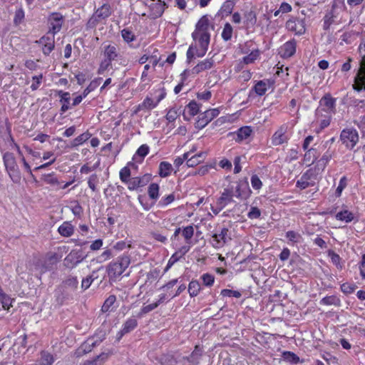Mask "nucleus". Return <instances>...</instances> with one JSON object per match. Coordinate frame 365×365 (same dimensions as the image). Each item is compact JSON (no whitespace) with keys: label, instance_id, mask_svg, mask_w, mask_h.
Wrapping results in <instances>:
<instances>
[{"label":"nucleus","instance_id":"obj_1","mask_svg":"<svg viewBox=\"0 0 365 365\" xmlns=\"http://www.w3.org/2000/svg\"><path fill=\"white\" fill-rule=\"evenodd\" d=\"M130 264V257L128 255L118 257L115 261L110 262L107 267L109 279L115 281L129 267Z\"/></svg>","mask_w":365,"mask_h":365},{"label":"nucleus","instance_id":"obj_2","mask_svg":"<svg viewBox=\"0 0 365 365\" xmlns=\"http://www.w3.org/2000/svg\"><path fill=\"white\" fill-rule=\"evenodd\" d=\"M3 161L6 170L12 182L16 184L19 183L21 175L14 154L6 152L3 155Z\"/></svg>","mask_w":365,"mask_h":365},{"label":"nucleus","instance_id":"obj_3","mask_svg":"<svg viewBox=\"0 0 365 365\" xmlns=\"http://www.w3.org/2000/svg\"><path fill=\"white\" fill-rule=\"evenodd\" d=\"M210 24H196V29L192 34V38L197 41L200 48H208L210 41Z\"/></svg>","mask_w":365,"mask_h":365},{"label":"nucleus","instance_id":"obj_4","mask_svg":"<svg viewBox=\"0 0 365 365\" xmlns=\"http://www.w3.org/2000/svg\"><path fill=\"white\" fill-rule=\"evenodd\" d=\"M341 143L349 150H353L359 140L358 131L354 128H344L339 138Z\"/></svg>","mask_w":365,"mask_h":365},{"label":"nucleus","instance_id":"obj_5","mask_svg":"<svg viewBox=\"0 0 365 365\" xmlns=\"http://www.w3.org/2000/svg\"><path fill=\"white\" fill-rule=\"evenodd\" d=\"M211 244L216 249L222 248L232 240L231 233L227 227H223L212 235Z\"/></svg>","mask_w":365,"mask_h":365},{"label":"nucleus","instance_id":"obj_6","mask_svg":"<svg viewBox=\"0 0 365 365\" xmlns=\"http://www.w3.org/2000/svg\"><path fill=\"white\" fill-rule=\"evenodd\" d=\"M219 114L220 110L218 108H212L205 110L198 116V119L195 123V128L197 129H202Z\"/></svg>","mask_w":365,"mask_h":365},{"label":"nucleus","instance_id":"obj_7","mask_svg":"<svg viewBox=\"0 0 365 365\" xmlns=\"http://www.w3.org/2000/svg\"><path fill=\"white\" fill-rule=\"evenodd\" d=\"M87 257L83 251L73 250L64 259V264L69 268L75 267L78 264L83 262Z\"/></svg>","mask_w":365,"mask_h":365},{"label":"nucleus","instance_id":"obj_8","mask_svg":"<svg viewBox=\"0 0 365 365\" xmlns=\"http://www.w3.org/2000/svg\"><path fill=\"white\" fill-rule=\"evenodd\" d=\"M353 88L357 91L365 90V57L362 58L360 68L354 78Z\"/></svg>","mask_w":365,"mask_h":365},{"label":"nucleus","instance_id":"obj_9","mask_svg":"<svg viewBox=\"0 0 365 365\" xmlns=\"http://www.w3.org/2000/svg\"><path fill=\"white\" fill-rule=\"evenodd\" d=\"M319 107L325 112L332 114L336 112V98L330 93H326L319 101Z\"/></svg>","mask_w":365,"mask_h":365},{"label":"nucleus","instance_id":"obj_10","mask_svg":"<svg viewBox=\"0 0 365 365\" xmlns=\"http://www.w3.org/2000/svg\"><path fill=\"white\" fill-rule=\"evenodd\" d=\"M287 129L288 125L284 124L281 125L279 129L274 133L272 137V143L273 145H280L288 141L289 138L286 135Z\"/></svg>","mask_w":365,"mask_h":365},{"label":"nucleus","instance_id":"obj_11","mask_svg":"<svg viewBox=\"0 0 365 365\" xmlns=\"http://www.w3.org/2000/svg\"><path fill=\"white\" fill-rule=\"evenodd\" d=\"M296 46L297 43L294 39L288 41L279 48V54L283 58H290L294 55Z\"/></svg>","mask_w":365,"mask_h":365},{"label":"nucleus","instance_id":"obj_12","mask_svg":"<svg viewBox=\"0 0 365 365\" xmlns=\"http://www.w3.org/2000/svg\"><path fill=\"white\" fill-rule=\"evenodd\" d=\"M252 130L250 126H244L237 130L236 132L230 133L228 136L237 142H241L250 136Z\"/></svg>","mask_w":365,"mask_h":365},{"label":"nucleus","instance_id":"obj_13","mask_svg":"<svg viewBox=\"0 0 365 365\" xmlns=\"http://www.w3.org/2000/svg\"><path fill=\"white\" fill-rule=\"evenodd\" d=\"M110 15V7L108 4H103L101 7L97 9L93 14V17L89 20L88 23H94L95 21H100L104 20L106 18Z\"/></svg>","mask_w":365,"mask_h":365},{"label":"nucleus","instance_id":"obj_14","mask_svg":"<svg viewBox=\"0 0 365 365\" xmlns=\"http://www.w3.org/2000/svg\"><path fill=\"white\" fill-rule=\"evenodd\" d=\"M138 326V321L134 317L128 319L123 324L122 329L118 333V339H120L126 334L130 333Z\"/></svg>","mask_w":365,"mask_h":365},{"label":"nucleus","instance_id":"obj_15","mask_svg":"<svg viewBox=\"0 0 365 365\" xmlns=\"http://www.w3.org/2000/svg\"><path fill=\"white\" fill-rule=\"evenodd\" d=\"M56 297L57 303L62 305L66 301L73 299V294L71 292L61 286L56 291Z\"/></svg>","mask_w":365,"mask_h":365},{"label":"nucleus","instance_id":"obj_16","mask_svg":"<svg viewBox=\"0 0 365 365\" xmlns=\"http://www.w3.org/2000/svg\"><path fill=\"white\" fill-rule=\"evenodd\" d=\"M233 6L234 3L232 1L229 0L225 1L222 4L217 14L215 16V19L219 21H222L225 16H227L232 13Z\"/></svg>","mask_w":365,"mask_h":365},{"label":"nucleus","instance_id":"obj_17","mask_svg":"<svg viewBox=\"0 0 365 365\" xmlns=\"http://www.w3.org/2000/svg\"><path fill=\"white\" fill-rule=\"evenodd\" d=\"M199 111L200 106L195 101H192L185 107L183 118L186 120H190V118L197 114Z\"/></svg>","mask_w":365,"mask_h":365},{"label":"nucleus","instance_id":"obj_18","mask_svg":"<svg viewBox=\"0 0 365 365\" xmlns=\"http://www.w3.org/2000/svg\"><path fill=\"white\" fill-rule=\"evenodd\" d=\"M215 66V61L212 58H207L204 61L199 62L192 69V72L198 74L200 72L210 69Z\"/></svg>","mask_w":365,"mask_h":365},{"label":"nucleus","instance_id":"obj_19","mask_svg":"<svg viewBox=\"0 0 365 365\" xmlns=\"http://www.w3.org/2000/svg\"><path fill=\"white\" fill-rule=\"evenodd\" d=\"M202 354V349L197 345L191 354L189 356L184 357L183 359L188 361L189 365H197L200 363Z\"/></svg>","mask_w":365,"mask_h":365},{"label":"nucleus","instance_id":"obj_20","mask_svg":"<svg viewBox=\"0 0 365 365\" xmlns=\"http://www.w3.org/2000/svg\"><path fill=\"white\" fill-rule=\"evenodd\" d=\"M233 195L234 192L232 189L225 188L221 196L217 199V202L225 207L228 203L232 201Z\"/></svg>","mask_w":365,"mask_h":365},{"label":"nucleus","instance_id":"obj_21","mask_svg":"<svg viewBox=\"0 0 365 365\" xmlns=\"http://www.w3.org/2000/svg\"><path fill=\"white\" fill-rule=\"evenodd\" d=\"M148 153L149 147L145 144L142 145L138 148L135 154L133 155V160L137 163H141Z\"/></svg>","mask_w":365,"mask_h":365},{"label":"nucleus","instance_id":"obj_22","mask_svg":"<svg viewBox=\"0 0 365 365\" xmlns=\"http://www.w3.org/2000/svg\"><path fill=\"white\" fill-rule=\"evenodd\" d=\"M58 231L61 236L71 237L74 232V227L69 222H64L59 226Z\"/></svg>","mask_w":365,"mask_h":365},{"label":"nucleus","instance_id":"obj_23","mask_svg":"<svg viewBox=\"0 0 365 365\" xmlns=\"http://www.w3.org/2000/svg\"><path fill=\"white\" fill-rule=\"evenodd\" d=\"M173 170V165L168 162L162 161L159 165L158 174L161 178L168 177Z\"/></svg>","mask_w":365,"mask_h":365},{"label":"nucleus","instance_id":"obj_24","mask_svg":"<svg viewBox=\"0 0 365 365\" xmlns=\"http://www.w3.org/2000/svg\"><path fill=\"white\" fill-rule=\"evenodd\" d=\"M119 56L118 48L116 46L108 45L105 46L104 49V56L106 59H114V61L117 60Z\"/></svg>","mask_w":365,"mask_h":365},{"label":"nucleus","instance_id":"obj_25","mask_svg":"<svg viewBox=\"0 0 365 365\" xmlns=\"http://www.w3.org/2000/svg\"><path fill=\"white\" fill-rule=\"evenodd\" d=\"M78 284V281L76 277H69L63 282L61 287L69 290L70 292H74Z\"/></svg>","mask_w":365,"mask_h":365},{"label":"nucleus","instance_id":"obj_26","mask_svg":"<svg viewBox=\"0 0 365 365\" xmlns=\"http://www.w3.org/2000/svg\"><path fill=\"white\" fill-rule=\"evenodd\" d=\"M108 358L107 353H101L92 360L86 361L82 365H102Z\"/></svg>","mask_w":365,"mask_h":365},{"label":"nucleus","instance_id":"obj_27","mask_svg":"<svg viewBox=\"0 0 365 365\" xmlns=\"http://www.w3.org/2000/svg\"><path fill=\"white\" fill-rule=\"evenodd\" d=\"M335 217L336 220L340 221H344L346 222H350L354 220V215L351 212L345 210L341 212H339Z\"/></svg>","mask_w":365,"mask_h":365},{"label":"nucleus","instance_id":"obj_28","mask_svg":"<svg viewBox=\"0 0 365 365\" xmlns=\"http://www.w3.org/2000/svg\"><path fill=\"white\" fill-rule=\"evenodd\" d=\"M319 303L323 305H334L339 307L341 305V300L336 295H331L322 298Z\"/></svg>","mask_w":365,"mask_h":365},{"label":"nucleus","instance_id":"obj_29","mask_svg":"<svg viewBox=\"0 0 365 365\" xmlns=\"http://www.w3.org/2000/svg\"><path fill=\"white\" fill-rule=\"evenodd\" d=\"M54 362L53 356L46 351L41 352L39 365H52Z\"/></svg>","mask_w":365,"mask_h":365},{"label":"nucleus","instance_id":"obj_30","mask_svg":"<svg viewBox=\"0 0 365 365\" xmlns=\"http://www.w3.org/2000/svg\"><path fill=\"white\" fill-rule=\"evenodd\" d=\"M319 156V154L318 153L317 150L316 148H312L306 150L304 158L305 161L313 163L317 160Z\"/></svg>","mask_w":365,"mask_h":365},{"label":"nucleus","instance_id":"obj_31","mask_svg":"<svg viewBox=\"0 0 365 365\" xmlns=\"http://www.w3.org/2000/svg\"><path fill=\"white\" fill-rule=\"evenodd\" d=\"M90 137L91 134L88 132L81 134L71 141V148H75L83 144L84 142L88 140Z\"/></svg>","mask_w":365,"mask_h":365},{"label":"nucleus","instance_id":"obj_32","mask_svg":"<svg viewBox=\"0 0 365 365\" xmlns=\"http://www.w3.org/2000/svg\"><path fill=\"white\" fill-rule=\"evenodd\" d=\"M332 153L333 152H331L329 149L322 156V158L317 161V165L324 170L327 165V164L329 163V161L332 158Z\"/></svg>","mask_w":365,"mask_h":365},{"label":"nucleus","instance_id":"obj_33","mask_svg":"<svg viewBox=\"0 0 365 365\" xmlns=\"http://www.w3.org/2000/svg\"><path fill=\"white\" fill-rule=\"evenodd\" d=\"M133 166L134 165V163H132V162H129L127 165V166H125L124 168H123L120 171V180L125 183L127 182V180H128L130 178V170L129 168V166Z\"/></svg>","mask_w":365,"mask_h":365},{"label":"nucleus","instance_id":"obj_34","mask_svg":"<svg viewBox=\"0 0 365 365\" xmlns=\"http://www.w3.org/2000/svg\"><path fill=\"white\" fill-rule=\"evenodd\" d=\"M201 289L200 284L197 280H192L188 285V292L190 297L197 296Z\"/></svg>","mask_w":365,"mask_h":365},{"label":"nucleus","instance_id":"obj_35","mask_svg":"<svg viewBox=\"0 0 365 365\" xmlns=\"http://www.w3.org/2000/svg\"><path fill=\"white\" fill-rule=\"evenodd\" d=\"M204 156V153H200L198 154H196L190 158V159L187 160L186 165L188 167H194L202 161Z\"/></svg>","mask_w":365,"mask_h":365},{"label":"nucleus","instance_id":"obj_36","mask_svg":"<svg viewBox=\"0 0 365 365\" xmlns=\"http://www.w3.org/2000/svg\"><path fill=\"white\" fill-rule=\"evenodd\" d=\"M159 185L157 183H151L148 189V193L150 199L155 201L159 197Z\"/></svg>","mask_w":365,"mask_h":365},{"label":"nucleus","instance_id":"obj_37","mask_svg":"<svg viewBox=\"0 0 365 365\" xmlns=\"http://www.w3.org/2000/svg\"><path fill=\"white\" fill-rule=\"evenodd\" d=\"M283 360L294 364L299 362V358L294 353L291 351H284L282 353Z\"/></svg>","mask_w":365,"mask_h":365},{"label":"nucleus","instance_id":"obj_38","mask_svg":"<svg viewBox=\"0 0 365 365\" xmlns=\"http://www.w3.org/2000/svg\"><path fill=\"white\" fill-rule=\"evenodd\" d=\"M42 180L44 182L51 185H58L60 184V182L58 180L53 173L43 175Z\"/></svg>","mask_w":365,"mask_h":365},{"label":"nucleus","instance_id":"obj_39","mask_svg":"<svg viewBox=\"0 0 365 365\" xmlns=\"http://www.w3.org/2000/svg\"><path fill=\"white\" fill-rule=\"evenodd\" d=\"M116 300V297L115 295H110L104 302L101 311L103 312H107L109 311L110 308L114 304Z\"/></svg>","mask_w":365,"mask_h":365},{"label":"nucleus","instance_id":"obj_40","mask_svg":"<svg viewBox=\"0 0 365 365\" xmlns=\"http://www.w3.org/2000/svg\"><path fill=\"white\" fill-rule=\"evenodd\" d=\"M287 29L292 31H294L296 35L303 34L306 29L304 24H287Z\"/></svg>","mask_w":365,"mask_h":365},{"label":"nucleus","instance_id":"obj_41","mask_svg":"<svg viewBox=\"0 0 365 365\" xmlns=\"http://www.w3.org/2000/svg\"><path fill=\"white\" fill-rule=\"evenodd\" d=\"M121 35H122L123 40L127 43H130V42H132L133 41L135 40V34L129 29H123L121 31Z\"/></svg>","mask_w":365,"mask_h":365},{"label":"nucleus","instance_id":"obj_42","mask_svg":"<svg viewBox=\"0 0 365 365\" xmlns=\"http://www.w3.org/2000/svg\"><path fill=\"white\" fill-rule=\"evenodd\" d=\"M286 237L293 243H298L302 240V235L292 230L286 232Z\"/></svg>","mask_w":365,"mask_h":365},{"label":"nucleus","instance_id":"obj_43","mask_svg":"<svg viewBox=\"0 0 365 365\" xmlns=\"http://www.w3.org/2000/svg\"><path fill=\"white\" fill-rule=\"evenodd\" d=\"M254 91L258 96H263L267 91V85L262 81H258L254 86Z\"/></svg>","mask_w":365,"mask_h":365},{"label":"nucleus","instance_id":"obj_44","mask_svg":"<svg viewBox=\"0 0 365 365\" xmlns=\"http://www.w3.org/2000/svg\"><path fill=\"white\" fill-rule=\"evenodd\" d=\"M99 182V178L97 174H92L88 180V187L91 189L93 192L97 191L96 185Z\"/></svg>","mask_w":365,"mask_h":365},{"label":"nucleus","instance_id":"obj_45","mask_svg":"<svg viewBox=\"0 0 365 365\" xmlns=\"http://www.w3.org/2000/svg\"><path fill=\"white\" fill-rule=\"evenodd\" d=\"M194 235V228L192 225L187 226L182 230V236L187 243H190Z\"/></svg>","mask_w":365,"mask_h":365},{"label":"nucleus","instance_id":"obj_46","mask_svg":"<svg viewBox=\"0 0 365 365\" xmlns=\"http://www.w3.org/2000/svg\"><path fill=\"white\" fill-rule=\"evenodd\" d=\"M232 31L233 30L230 24H225V27L222 32V38L224 41H227L231 39Z\"/></svg>","mask_w":365,"mask_h":365},{"label":"nucleus","instance_id":"obj_47","mask_svg":"<svg viewBox=\"0 0 365 365\" xmlns=\"http://www.w3.org/2000/svg\"><path fill=\"white\" fill-rule=\"evenodd\" d=\"M356 287L357 286L355 284L346 282L341 285V290L345 294H350L354 292Z\"/></svg>","mask_w":365,"mask_h":365},{"label":"nucleus","instance_id":"obj_48","mask_svg":"<svg viewBox=\"0 0 365 365\" xmlns=\"http://www.w3.org/2000/svg\"><path fill=\"white\" fill-rule=\"evenodd\" d=\"M54 48V37H51L48 43L42 46L43 54L48 56Z\"/></svg>","mask_w":365,"mask_h":365},{"label":"nucleus","instance_id":"obj_49","mask_svg":"<svg viewBox=\"0 0 365 365\" xmlns=\"http://www.w3.org/2000/svg\"><path fill=\"white\" fill-rule=\"evenodd\" d=\"M201 279L202 280L203 284L207 287L212 286L215 282L214 275L209 273L203 274L201 276Z\"/></svg>","mask_w":365,"mask_h":365},{"label":"nucleus","instance_id":"obj_50","mask_svg":"<svg viewBox=\"0 0 365 365\" xmlns=\"http://www.w3.org/2000/svg\"><path fill=\"white\" fill-rule=\"evenodd\" d=\"M70 100H71L70 95L67 96H62V98H61V100H60V102L62 104L61 108V113H65L66 111H67L68 109L71 108Z\"/></svg>","mask_w":365,"mask_h":365},{"label":"nucleus","instance_id":"obj_51","mask_svg":"<svg viewBox=\"0 0 365 365\" xmlns=\"http://www.w3.org/2000/svg\"><path fill=\"white\" fill-rule=\"evenodd\" d=\"M258 56H259L258 51H252L249 55H247L243 58V62L245 64L252 63L258 58Z\"/></svg>","mask_w":365,"mask_h":365},{"label":"nucleus","instance_id":"obj_52","mask_svg":"<svg viewBox=\"0 0 365 365\" xmlns=\"http://www.w3.org/2000/svg\"><path fill=\"white\" fill-rule=\"evenodd\" d=\"M220 294L223 297H234L235 298H240L242 296V294L239 291L228 289H222Z\"/></svg>","mask_w":365,"mask_h":365},{"label":"nucleus","instance_id":"obj_53","mask_svg":"<svg viewBox=\"0 0 365 365\" xmlns=\"http://www.w3.org/2000/svg\"><path fill=\"white\" fill-rule=\"evenodd\" d=\"M101 80L102 78H98V79L91 81L89 86L83 91L82 93L83 96L86 98L91 91H93L98 86V81H101Z\"/></svg>","mask_w":365,"mask_h":365},{"label":"nucleus","instance_id":"obj_54","mask_svg":"<svg viewBox=\"0 0 365 365\" xmlns=\"http://www.w3.org/2000/svg\"><path fill=\"white\" fill-rule=\"evenodd\" d=\"M157 105H158V102H154L152 98L147 97L143 101L141 106L148 110H151V109L155 108L157 106Z\"/></svg>","mask_w":365,"mask_h":365},{"label":"nucleus","instance_id":"obj_55","mask_svg":"<svg viewBox=\"0 0 365 365\" xmlns=\"http://www.w3.org/2000/svg\"><path fill=\"white\" fill-rule=\"evenodd\" d=\"M158 307V303H152V304H150L148 305H146V306H144L140 313H139V317H142L143 315L145 314H148V312L153 311V309H155V308H157Z\"/></svg>","mask_w":365,"mask_h":365},{"label":"nucleus","instance_id":"obj_56","mask_svg":"<svg viewBox=\"0 0 365 365\" xmlns=\"http://www.w3.org/2000/svg\"><path fill=\"white\" fill-rule=\"evenodd\" d=\"M42 78H43V75L42 74H40L38 76H34L32 77V80L34 81L33 83L31 86V89L32 91H36L39 88V86H40V85L41 83V79Z\"/></svg>","mask_w":365,"mask_h":365},{"label":"nucleus","instance_id":"obj_57","mask_svg":"<svg viewBox=\"0 0 365 365\" xmlns=\"http://www.w3.org/2000/svg\"><path fill=\"white\" fill-rule=\"evenodd\" d=\"M346 177H343L341 178L339 185L336 190L335 195L336 197H340L342 192V190L346 187Z\"/></svg>","mask_w":365,"mask_h":365},{"label":"nucleus","instance_id":"obj_58","mask_svg":"<svg viewBox=\"0 0 365 365\" xmlns=\"http://www.w3.org/2000/svg\"><path fill=\"white\" fill-rule=\"evenodd\" d=\"M125 184H127L128 188L130 190H135L140 187L137 177L130 178L128 180H127Z\"/></svg>","mask_w":365,"mask_h":365},{"label":"nucleus","instance_id":"obj_59","mask_svg":"<svg viewBox=\"0 0 365 365\" xmlns=\"http://www.w3.org/2000/svg\"><path fill=\"white\" fill-rule=\"evenodd\" d=\"M71 211L75 216L80 218L83 214V210L81 205L76 201L74 205L71 207Z\"/></svg>","mask_w":365,"mask_h":365},{"label":"nucleus","instance_id":"obj_60","mask_svg":"<svg viewBox=\"0 0 365 365\" xmlns=\"http://www.w3.org/2000/svg\"><path fill=\"white\" fill-rule=\"evenodd\" d=\"M137 178L140 187L145 186L152 179L150 174H145L142 177Z\"/></svg>","mask_w":365,"mask_h":365},{"label":"nucleus","instance_id":"obj_61","mask_svg":"<svg viewBox=\"0 0 365 365\" xmlns=\"http://www.w3.org/2000/svg\"><path fill=\"white\" fill-rule=\"evenodd\" d=\"M113 61H114V59L106 58L102 61L98 68V73H103L105 71H106L108 68V67L111 65V62Z\"/></svg>","mask_w":365,"mask_h":365},{"label":"nucleus","instance_id":"obj_62","mask_svg":"<svg viewBox=\"0 0 365 365\" xmlns=\"http://www.w3.org/2000/svg\"><path fill=\"white\" fill-rule=\"evenodd\" d=\"M181 257L175 252L169 259L168 264L165 269V272H167L175 262H177Z\"/></svg>","mask_w":365,"mask_h":365},{"label":"nucleus","instance_id":"obj_63","mask_svg":"<svg viewBox=\"0 0 365 365\" xmlns=\"http://www.w3.org/2000/svg\"><path fill=\"white\" fill-rule=\"evenodd\" d=\"M251 184L254 189L259 190L262 187V182L257 175H253L251 178Z\"/></svg>","mask_w":365,"mask_h":365},{"label":"nucleus","instance_id":"obj_64","mask_svg":"<svg viewBox=\"0 0 365 365\" xmlns=\"http://www.w3.org/2000/svg\"><path fill=\"white\" fill-rule=\"evenodd\" d=\"M163 365H176L177 361L173 356H165L162 358Z\"/></svg>","mask_w":365,"mask_h":365}]
</instances>
